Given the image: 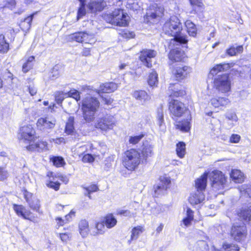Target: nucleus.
I'll list each match as a JSON object with an SVG mask.
<instances>
[{"label": "nucleus", "mask_w": 251, "mask_h": 251, "mask_svg": "<svg viewBox=\"0 0 251 251\" xmlns=\"http://www.w3.org/2000/svg\"><path fill=\"white\" fill-rule=\"evenodd\" d=\"M46 184L48 187L52 188L57 191L59 190L60 187V183L58 181H53L50 177V180H47Z\"/></svg>", "instance_id": "09e8293b"}, {"label": "nucleus", "mask_w": 251, "mask_h": 251, "mask_svg": "<svg viewBox=\"0 0 251 251\" xmlns=\"http://www.w3.org/2000/svg\"><path fill=\"white\" fill-rule=\"evenodd\" d=\"M163 30L166 34L174 37L171 40L170 47H172V45L174 46L186 44L188 41L186 36L181 32L182 30V24L176 16L172 17L169 21L165 23Z\"/></svg>", "instance_id": "f03ea898"}, {"label": "nucleus", "mask_w": 251, "mask_h": 251, "mask_svg": "<svg viewBox=\"0 0 251 251\" xmlns=\"http://www.w3.org/2000/svg\"><path fill=\"white\" fill-rule=\"evenodd\" d=\"M171 183L170 177L166 176L160 177V181L158 184L154 186V193L155 197H158L164 194L167 189L169 188Z\"/></svg>", "instance_id": "9b49d317"}, {"label": "nucleus", "mask_w": 251, "mask_h": 251, "mask_svg": "<svg viewBox=\"0 0 251 251\" xmlns=\"http://www.w3.org/2000/svg\"><path fill=\"white\" fill-rule=\"evenodd\" d=\"M84 32L74 33L70 35V39L76 42L82 43Z\"/></svg>", "instance_id": "de8ad7c7"}, {"label": "nucleus", "mask_w": 251, "mask_h": 251, "mask_svg": "<svg viewBox=\"0 0 251 251\" xmlns=\"http://www.w3.org/2000/svg\"><path fill=\"white\" fill-rule=\"evenodd\" d=\"M48 148V143L46 141H41L35 144H30L26 147L27 150L29 151H46Z\"/></svg>", "instance_id": "4be33fe9"}, {"label": "nucleus", "mask_w": 251, "mask_h": 251, "mask_svg": "<svg viewBox=\"0 0 251 251\" xmlns=\"http://www.w3.org/2000/svg\"><path fill=\"white\" fill-rule=\"evenodd\" d=\"M33 16L34 14L30 15L21 22L20 26L24 31L26 32L30 29Z\"/></svg>", "instance_id": "2f4dec72"}, {"label": "nucleus", "mask_w": 251, "mask_h": 251, "mask_svg": "<svg viewBox=\"0 0 251 251\" xmlns=\"http://www.w3.org/2000/svg\"><path fill=\"white\" fill-rule=\"evenodd\" d=\"M55 120L50 118H40L37 122V126L40 130L52 129L55 125Z\"/></svg>", "instance_id": "a211bd4d"}, {"label": "nucleus", "mask_w": 251, "mask_h": 251, "mask_svg": "<svg viewBox=\"0 0 251 251\" xmlns=\"http://www.w3.org/2000/svg\"><path fill=\"white\" fill-rule=\"evenodd\" d=\"M67 97H72L75 99L76 101H78L80 99L79 92L75 89L71 90L69 92L67 93Z\"/></svg>", "instance_id": "603ef678"}, {"label": "nucleus", "mask_w": 251, "mask_h": 251, "mask_svg": "<svg viewBox=\"0 0 251 251\" xmlns=\"http://www.w3.org/2000/svg\"><path fill=\"white\" fill-rule=\"evenodd\" d=\"M105 224L104 222L98 223L96 225V228L97 229L98 233L102 234L104 232Z\"/></svg>", "instance_id": "680f3d73"}, {"label": "nucleus", "mask_w": 251, "mask_h": 251, "mask_svg": "<svg viewBox=\"0 0 251 251\" xmlns=\"http://www.w3.org/2000/svg\"><path fill=\"white\" fill-rule=\"evenodd\" d=\"M241 194L243 195H247L251 198V186L250 185L244 184L239 188Z\"/></svg>", "instance_id": "37998d69"}, {"label": "nucleus", "mask_w": 251, "mask_h": 251, "mask_svg": "<svg viewBox=\"0 0 251 251\" xmlns=\"http://www.w3.org/2000/svg\"><path fill=\"white\" fill-rule=\"evenodd\" d=\"M176 126L177 128L183 132H188L190 128V124L188 119L178 122Z\"/></svg>", "instance_id": "58836bf2"}, {"label": "nucleus", "mask_w": 251, "mask_h": 251, "mask_svg": "<svg viewBox=\"0 0 251 251\" xmlns=\"http://www.w3.org/2000/svg\"><path fill=\"white\" fill-rule=\"evenodd\" d=\"M182 52L177 49H172L169 54V58L173 61L177 62L181 60Z\"/></svg>", "instance_id": "7c9ffc66"}, {"label": "nucleus", "mask_w": 251, "mask_h": 251, "mask_svg": "<svg viewBox=\"0 0 251 251\" xmlns=\"http://www.w3.org/2000/svg\"><path fill=\"white\" fill-rule=\"evenodd\" d=\"M78 229L81 236L83 238L86 237L90 230L88 222L85 220H81L79 223Z\"/></svg>", "instance_id": "b1692460"}, {"label": "nucleus", "mask_w": 251, "mask_h": 251, "mask_svg": "<svg viewBox=\"0 0 251 251\" xmlns=\"http://www.w3.org/2000/svg\"><path fill=\"white\" fill-rule=\"evenodd\" d=\"M118 214L123 215L126 217H132L134 215V213L131 212L128 210L119 209L117 211Z\"/></svg>", "instance_id": "052dcab7"}, {"label": "nucleus", "mask_w": 251, "mask_h": 251, "mask_svg": "<svg viewBox=\"0 0 251 251\" xmlns=\"http://www.w3.org/2000/svg\"><path fill=\"white\" fill-rule=\"evenodd\" d=\"M115 122V120L113 116L106 115L103 118L99 119L95 125V126L102 130H107L113 127Z\"/></svg>", "instance_id": "4468645a"}, {"label": "nucleus", "mask_w": 251, "mask_h": 251, "mask_svg": "<svg viewBox=\"0 0 251 251\" xmlns=\"http://www.w3.org/2000/svg\"><path fill=\"white\" fill-rule=\"evenodd\" d=\"M179 86V85L178 84L175 85V89H176V90H173V92L171 94V96L177 97H181L185 94L184 91L178 89Z\"/></svg>", "instance_id": "864d4df0"}, {"label": "nucleus", "mask_w": 251, "mask_h": 251, "mask_svg": "<svg viewBox=\"0 0 251 251\" xmlns=\"http://www.w3.org/2000/svg\"><path fill=\"white\" fill-rule=\"evenodd\" d=\"M238 217L242 220L249 222L251 219V210L248 208H242L237 212Z\"/></svg>", "instance_id": "c756f323"}, {"label": "nucleus", "mask_w": 251, "mask_h": 251, "mask_svg": "<svg viewBox=\"0 0 251 251\" xmlns=\"http://www.w3.org/2000/svg\"><path fill=\"white\" fill-rule=\"evenodd\" d=\"M187 32L190 36L195 37L197 35V28L196 25L190 20H187L185 23Z\"/></svg>", "instance_id": "473e14b6"}, {"label": "nucleus", "mask_w": 251, "mask_h": 251, "mask_svg": "<svg viewBox=\"0 0 251 251\" xmlns=\"http://www.w3.org/2000/svg\"><path fill=\"white\" fill-rule=\"evenodd\" d=\"M36 137L35 130L31 125H26L21 126L18 133V138L25 142L30 144L34 141Z\"/></svg>", "instance_id": "6e6552de"}, {"label": "nucleus", "mask_w": 251, "mask_h": 251, "mask_svg": "<svg viewBox=\"0 0 251 251\" xmlns=\"http://www.w3.org/2000/svg\"><path fill=\"white\" fill-rule=\"evenodd\" d=\"M24 198L28 204L29 207L33 210L38 213L39 214H43L42 210H40V202L39 200L37 198L33 197L32 193L25 191L24 193Z\"/></svg>", "instance_id": "f8f14e48"}, {"label": "nucleus", "mask_w": 251, "mask_h": 251, "mask_svg": "<svg viewBox=\"0 0 251 251\" xmlns=\"http://www.w3.org/2000/svg\"><path fill=\"white\" fill-rule=\"evenodd\" d=\"M107 228H110L114 227L117 224V220L112 214L107 215L103 221Z\"/></svg>", "instance_id": "72a5a7b5"}, {"label": "nucleus", "mask_w": 251, "mask_h": 251, "mask_svg": "<svg viewBox=\"0 0 251 251\" xmlns=\"http://www.w3.org/2000/svg\"><path fill=\"white\" fill-rule=\"evenodd\" d=\"M85 3H80L79 7L77 10V20L81 19L86 14Z\"/></svg>", "instance_id": "49530a36"}, {"label": "nucleus", "mask_w": 251, "mask_h": 251, "mask_svg": "<svg viewBox=\"0 0 251 251\" xmlns=\"http://www.w3.org/2000/svg\"><path fill=\"white\" fill-rule=\"evenodd\" d=\"M152 146L149 144H144L142 151V153L144 159H147L149 157L152 156L153 152Z\"/></svg>", "instance_id": "f704fd0d"}, {"label": "nucleus", "mask_w": 251, "mask_h": 251, "mask_svg": "<svg viewBox=\"0 0 251 251\" xmlns=\"http://www.w3.org/2000/svg\"><path fill=\"white\" fill-rule=\"evenodd\" d=\"M207 174L211 181L212 189L218 192L219 194L222 192L226 185V177L221 171L218 170L213 171Z\"/></svg>", "instance_id": "423d86ee"}, {"label": "nucleus", "mask_w": 251, "mask_h": 251, "mask_svg": "<svg viewBox=\"0 0 251 251\" xmlns=\"http://www.w3.org/2000/svg\"><path fill=\"white\" fill-rule=\"evenodd\" d=\"M13 209L18 216L24 219L33 221L34 218L31 216L32 212L24 205L13 204Z\"/></svg>", "instance_id": "dca6fc26"}, {"label": "nucleus", "mask_w": 251, "mask_h": 251, "mask_svg": "<svg viewBox=\"0 0 251 251\" xmlns=\"http://www.w3.org/2000/svg\"><path fill=\"white\" fill-rule=\"evenodd\" d=\"M106 6V2L104 0H90L87 7L91 13H95L102 11Z\"/></svg>", "instance_id": "f3484780"}, {"label": "nucleus", "mask_w": 251, "mask_h": 251, "mask_svg": "<svg viewBox=\"0 0 251 251\" xmlns=\"http://www.w3.org/2000/svg\"><path fill=\"white\" fill-rule=\"evenodd\" d=\"M59 68L58 66H55L53 68L50 75L51 79H54L60 76V73L59 71Z\"/></svg>", "instance_id": "6e6d98bb"}, {"label": "nucleus", "mask_w": 251, "mask_h": 251, "mask_svg": "<svg viewBox=\"0 0 251 251\" xmlns=\"http://www.w3.org/2000/svg\"><path fill=\"white\" fill-rule=\"evenodd\" d=\"M75 130L74 127V118L70 117L66 124L65 133L67 135H74Z\"/></svg>", "instance_id": "c85d7f7f"}, {"label": "nucleus", "mask_w": 251, "mask_h": 251, "mask_svg": "<svg viewBox=\"0 0 251 251\" xmlns=\"http://www.w3.org/2000/svg\"><path fill=\"white\" fill-rule=\"evenodd\" d=\"M223 249L225 251H239V247L233 244H229L227 242L224 243L223 244Z\"/></svg>", "instance_id": "c03bdc74"}, {"label": "nucleus", "mask_w": 251, "mask_h": 251, "mask_svg": "<svg viewBox=\"0 0 251 251\" xmlns=\"http://www.w3.org/2000/svg\"><path fill=\"white\" fill-rule=\"evenodd\" d=\"M119 34L123 38L126 39H129L133 38L135 36V34L132 31H130L127 29L122 30L120 32Z\"/></svg>", "instance_id": "8fccbe9b"}, {"label": "nucleus", "mask_w": 251, "mask_h": 251, "mask_svg": "<svg viewBox=\"0 0 251 251\" xmlns=\"http://www.w3.org/2000/svg\"><path fill=\"white\" fill-rule=\"evenodd\" d=\"M232 66V64H219L214 66L210 71V75H216L213 79V86L220 92L225 93L229 92L231 84L227 74L217 75L219 73L228 71Z\"/></svg>", "instance_id": "f257e3e1"}, {"label": "nucleus", "mask_w": 251, "mask_h": 251, "mask_svg": "<svg viewBox=\"0 0 251 251\" xmlns=\"http://www.w3.org/2000/svg\"><path fill=\"white\" fill-rule=\"evenodd\" d=\"M156 121L157 124L160 127L165 126L164 113L162 107L157 109L156 113Z\"/></svg>", "instance_id": "e433bc0d"}, {"label": "nucleus", "mask_w": 251, "mask_h": 251, "mask_svg": "<svg viewBox=\"0 0 251 251\" xmlns=\"http://www.w3.org/2000/svg\"><path fill=\"white\" fill-rule=\"evenodd\" d=\"M52 162L53 165L56 166L57 167H60L63 166V164H65L64 160L63 158L61 157H54L52 158Z\"/></svg>", "instance_id": "5fc2aeb1"}, {"label": "nucleus", "mask_w": 251, "mask_h": 251, "mask_svg": "<svg viewBox=\"0 0 251 251\" xmlns=\"http://www.w3.org/2000/svg\"><path fill=\"white\" fill-rule=\"evenodd\" d=\"M230 102L226 97L216 96L210 99L209 103L215 108L225 107Z\"/></svg>", "instance_id": "6ab92c4d"}, {"label": "nucleus", "mask_w": 251, "mask_h": 251, "mask_svg": "<svg viewBox=\"0 0 251 251\" xmlns=\"http://www.w3.org/2000/svg\"><path fill=\"white\" fill-rule=\"evenodd\" d=\"M191 71V68L189 66L176 65L173 70L172 73L177 80H182L187 77Z\"/></svg>", "instance_id": "2eb2a0df"}, {"label": "nucleus", "mask_w": 251, "mask_h": 251, "mask_svg": "<svg viewBox=\"0 0 251 251\" xmlns=\"http://www.w3.org/2000/svg\"><path fill=\"white\" fill-rule=\"evenodd\" d=\"M9 49V44L5 40L4 36L2 34L0 35V52H6Z\"/></svg>", "instance_id": "ea45409f"}, {"label": "nucleus", "mask_w": 251, "mask_h": 251, "mask_svg": "<svg viewBox=\"0 0 251 251\" xmlns=\"http://www.w3.org/2000/svg\"><path fill=\"white\" fill-rule=\"evenodd\" d=\"M82 160L83 162L90 163L94 161V158L91 154L88 153L83 155Z\"/></svg>", "instance_id": "69168bd1"}, {"label": "nucleus", "mask_w": 251, "mask_h": 251, "mask_svg": "<svg viewBox=\"0 0 251 251\" xmlns=\"http://www.w3.org/2000/svg\"><path fill=\"white\" fill-rule=\"evenodd\" d=\"M127 6L128 8L133 10H137L138 6L136 3H135L134 2L132 3V0H127Z\"/></svg>", "instance_id": "774afa93"}, {"label": "nucleus", "mask_w": 251, "mask_h": 251, "mask_svg": "<svg viewBox=\"0 0 251 251\" xmlns=\"http://www.w3.org/2000/svg\"><path fill=\"white\" fill-rule=\"evenodd\" d=\"M6 80L8 84V88L13 91L18 88L19 86L18 79L17 77H14L13 75L9 71L5 73Z\"/></svg>", "instance_id": "412c9836"}, {"label": "nucleus", "mask_w": 251, "mask_h": 251, "mask_svg": "<svg viewBox=\"0 0 251 251\" xmlns=\"http://www.w3.org/2000/svg\"><path fill=\"white\" fill-rule=\"evenodd\" d=\"M194 251H209L207 243L203 240L198 241L195 245Z\"/></svg>", "instance_id": "4c0bfd02"}, {"label": "nucleus", "mask_w": 251, "mask_h": 251, "mask_svg": "<svg viewBox=\"0 0 251 251\" xmlns=\"http://www.w3.org/2000/svg\"><path fill=\"white\" fill-rule=\"evenodd\" d=\"M54 95L55 100L58 104H61L65 98L67 97V93H64L62 91H56Z\"/></svg>", "instance_id": "79ce46f5"}, {"label": "nucleus", "mask_w": 251, "mask_h": 251, "mask_svg": "<svg viewBox=\"0 0 251 251\" xmlns=\"http://www.w3.org/2000/svg\"><path fill=\"white\" fill-rule=\"evenodd\" d=\"M74 214H75V212H74L73 211H71L69 214L66 215V216H65L66 222H65V220H62L61 218L57 217V218H56L55 220L57 222V224L58 226V227H59L60 226H63L66 222H68L69 220V218H71L72 215H74Z\"/></svg>", "instance_id": "3c124183"}, {"label": "nucleus", "mask_w": 251, "mask_h": 251, "mask_svg": "<svg viewBox=\"0 0 251 251\" xmlns=\"http://www.w3.org/2000/svg\"><path fill=\"white\" fill-rule=\"evenodd\" d=\"M230 175L232 180L235 183H240L243 182L244 180V175L239 170H232Z\"/></svg>", "instance_id": "a878e982"}, {"label": "nucleus", "mask_w": 251, "mask_h": 251, "mask_svg": "<svg viewBox=\"0 0 251 251\" xmlns=\"http://www.w3.org/2000/svg\"><path fill=\"white\" fill-rule=\"evenodd\" d=\"M169 110L173 116L179 117L182 116L186 109L182 102L176 100H173L169 103Z\"/></svg>", "instance_id": "ddd939ff"}, {"label": "nucleus", "mask_w": 251, "mask_h": 251, "mask_svg": "<svg viewBox=\"0 0 251 251\" xmlns=\"http://www.w3.org/2000/svg\"><path fill=\"white\" fill-rule=\"evenodd\" d=\"M133 97L142 104L150 99V97L147 93L143 90L134 91L133 93Z\"/></svg>", "instance_id": "393cba45"}, {"label": "nucleus", "mask_w": 251, "mask_h": 251, "mask_svg": "<svg viewBox=\"0 0 251 251\" xmlns=\"http://www.w3.org/2000/svg\"><path fill=\"white\" fill-rule=\"evenodd\" d=\"M60 239L64 242H66L69 240L70 234L68 233H63L59 234Z\"/></svg>", "instance_id": "338daca9"}, {"label": "nucleus", "mask_w": 251, "mask_h": 251, "mask_svg": "<svg viewBox=\"0 0 251 251\" xmlns=\"http://www.w3.org/2000/svg\"><path fill=\"white\" fill-rule=\"evenodd\" d=\"M156 55L157 52L154 50L144 49L140 51L139 59L144 66L150 68Z\"/></svg>", "instance_id": "9d476101"}, {"label": "nucleus", "mask_w": 251, "mask_h": 251, "mask_svg": "<svg viewBox=\"0 0 251 251\" xmlns=\"http://www.w3.org/2000/svg\"><path fill=\"white\" fill-rule=\"evenodd\" d=\"M117 84L114 82L105 83L100 85L99 93H110L114 92L117 89Z\"/></svg>", "instance_id": "5701e85b"}, {"label": "nucleus", "mask_w": 251, "mask_h": 251, "mask_svg": "<svg viewBox=\"0 0 251 251\" xmlns=\"http://www.w3.org/2000/svg\"><path fill=\"white\" fill-rule=\"evenodd\" d=\"M99 100L94 97H86L82 101V109L83 117L87 122L92 121L95 118V114L99 107Z\"/></svg>", "instance_id": "20e7f679"}, {"label": "nucleus", "mask_w": 251, "mask_h": 251, "mask_svg": "<svg viewBox=\"0 0 251 251\" xmlns=\"http://www.w3.org/2000/svg\"><path fill=\"white\" fill-rule=\"evenodd\" d=\"M241 137L237 134H232L230 137L229 141L232 143H238L240 141Z\"/></svg>", "instance_id": "0e129e2a"}, {"label": "nucleus", "mask_w": 251, "mask_h": 251, "mask_svg": "<svg viewBox=\"0 0 251 251\" xmlns=\"http://www.w3.org/2000/svg\"><path fill=\"white\" fill-rule=\"evenodd\" d=\"M247 234L246 226L243 223L240 225L234 224L231 227L230 235L236 241L244 240L246 237Z\"/></svg>", "instance_id": "1a4fd4ad"}, {"label": "nucleus", "mask_w": 251, "mask_h": 251, "mask_svg": "<svg viewBox=\"0 0 251 251\" xmlns=\"http://www.w3.org/2000/svg\"><path fill=\"white\" fill-rule=\"evenodd\" d=\"M140 163V154L137 150L131 149L125 153L123 164L129 171H134Z\"/></svg>", "instance_id": "0eeeda50"}, {"label": "nucleus", "mask_w": 251, "mask_h": 251, "mask_svg": "<svg viewBox=\"0 0 251 251\" xmlns=\"http://www.w3.org/2000/svg\"><path fill=\"white\" fill-rule=\"evenodd\" d=\"M189 1L193 7L191 13L196 14L204 8V5L202 0H189Z\"/></svg>", "instance_id": "cd10ccee"}, {"label": "nucleus", "mask_w": 251, "mask_h": 251, "mask_svg": "<svg viewBox=\"0 0 251 251\" xmlns=\"http://www.w3.org/2000/svg\"><path fill=\"white\" fill-rule=\"evenodd\" d=\"M164 12V8L155 4L151 6V8L147 13V18L149 20H153L162 16Z\"/></svg>", "instance_id": "aec40b11"}, {"label": "nucleus", "mask_w": 251, "mask_h": 251, "mask_svg": "<svg viewBox=\"0 0 251 251\" xmlns=\"http://www.w3.org/2000/svg\"><path fill=\"white\" fill-rule=\"evenodd\" d=\"M24 60L25 62L23 65L22 71L26 73L32 68L35 62V57L34 56H25Z\"/></svg>", "instance_id": "bb28decb"}, {"label": "nucleus", "mask_w": 251, "mask_h": 251, "mask_svg": "<svg viewBox=\"0 0 251 251\" xmlns=\"http://www.w3.org/2000/svg\"><path fill=\"white\" fill-rule=\"evenodd\" d=\"M143 134H140L134 136H131L130 137L129 142L131 144H135L138 143L141 139L143 137Z\"/></svg>", "instance_id": "bf43d9fd"}, {"label": "nucleus", "mask_w": 251, "mask_h": 251, "mask_svg": "<svg viewBox=\"0 0 251 251\" xmlns=\"http://www.w3.org/2000/svg\"><path fill=\"white\" fill-rule=\"evenodd\" d=\"M143 232V227L141 226H137L132 230L131 239L132 240L137 239L139 235Z\"/></svg>", "instance_id": "a18cd8bd"}, {"label": "nucleus", "mask_w": 251, "mask_h": 251, "mask_svg": "<svg viewBox=\"0 0 251 251\" xmlns=\"http://www.w3.org/2000/svg\"><path fill=\"white\" fill-rule=\"evenodd\" d=\"M84 188L89 193L97 192L99 190L98 187L95 184L91 185L88 187H84Z\"/></svg>", "instance_id": "e2e57ef3"}, {"label": "nucleus", "mask_w": 251, "mask_h": 251, "mask_svg": "<svg viewBox=\"0 0 251 251\" xmlns=\"http://www.w3.org/2000/svg\"><path fill=\"white\" fill-rule=\"evenodd\" d=\"M148 82L149 85L151 86H157L158 82V75L155 71H152V72L149 74Z\"/></svg>", "instance_id": "c9c22d12"}, {"label": "nucleus", "mask_w": 251, "mask_h": 251, "mask_svg": "<svg viewBox=\"0 0 251 251\" xmlns=\"http://www.w3.org/2000/svg\"><path fill=\"white\" fill-rule=\"evenodd\" d=\"M207 179V174L204 173L200 178L195 181L197 190L191 194L189 201L191 204L195 205L201 203L205 199L203 191L205 190Z\"/></svg>", "instance_id": "7ed1b4c3"}, {"label": "nucleus", "mask_w": 251, "mask_h": 251, "mask_svg": "<svg viewBox=\"0 0 251 251\" xmlns=\"http://www.w3.org/2000/svg\"><path fill=\"white\" fill-rule=\"evenodd\" d=\"M9 173L4 167H0V181H4L7 179Z\"/></svg>", "instance_id": "4d7b16f0"}, {"label": "nucleus", "mask_w": 251, "mask_h": 251, "mask_svg": "<svg viewBox=\"0 0 251 251\" xmlns=\"http://www.w3.org/2000/svg\"><path fill=\"white\" fill-rule=\"evenodd\" d=\"M176 151L180 158H183L185 154V144L182 142H179L176 145Z\"/></svg>", "instance_id": "a19ab883"}, {"label": "nucleus", "mask_w": 251, "mask_h": 251, "mask_svg": "<svg viewBox=\"0 0 251 251\" xmlns=\"http://www.w3.org/2000/svg\"><path fill=\"white\" fill-rule=\"evenodd\" d=\"M226 118L227 120L232 122H236L238 121L237 116L234 112H229L226 113Z\"/></svg>", "instance_id": "13d9d810"}, {"label": "nucleus", "mask_w": 251, "mask_h": 251, "mask_svg": "<svg viewBox=\"0 0 251 251\" xmlns=\"http://www.w3.org/2000/svg\"><path fill=\"white\" fill-rule=\"evenodd\" d=\"M105 20L109 23L119 26H126L128 25L129 17L121 9H117L111 13L104 16Z\"/></svg>", "instance_id": "39448f33"}]
</instances>
